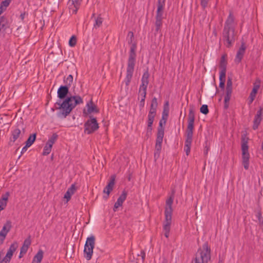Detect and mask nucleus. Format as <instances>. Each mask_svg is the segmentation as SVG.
Instances as JSON below:
<instances>
[{
  "label": "nucleus",
  "mask_w": 263,
  "mask_h": 263,
  "mask_svg": "<svg viewBox=\"0 0 263 263\" xmlns=\"http://www.w3.org/2000/svg\"><path fill=\"white\" fill-rule=\"evenodd\" d=\"M36 134L31 135L26 142V147H30L35 141L36 139Z\"/></svg>",
  "instance_id": "c85d7f7f"
},
{
  "label": "nucleus",
  "mask_w": 263,
  "mask_h": 263,
  "mask_svg": "<svg viewBox=\"0 0 263 263\" xmlns=\"http://www.w3.org/2000/svg\"><path fill=\"white\" fill-rule=\"evenodd\" d=\"M246 48L247 47L245 43L244 42H242L241 43V46L238 50L235 58L234 59V62L236 64H238L241 62L245 54Z\"/></svg>",
  "instance_id": "1a4fd4ad"
},
{
  "label": "nucleus",
  "mask_w": 263,
  "mask_h": 263,
  "mask_svg": "<svg viewBox=\"0 0 263 263\" xmlns=\"http://www.w3.org/2000/svg\"><path fill=\"white\" fill-rule=\"evenodd\" d=\"M82 2V0H69L67 5L70 12H71L72 14L77 13Z\"/></svg>",
  "instance_id": "9b49d317"
},
{
  "label": "nucleus",
  "mask_w": 263,
  "mask_h": 263,
  "mask_svg": "<svg viewBox=\"0 0 263 263\" xmlns=\"http://www.w3.org/2000/svg\"><path fill=\"white\" fill-rule=\"evenodd\" d=\"M115 176H111L110 177V180L107 185L104 189L103 192L106 193L107 195V197L109 196L110 193L113 189L114 185L115 184Z\"/></svg>",
  "instance_id": "f3484780"
},
{
  "label": "nucleus",
  "mask_w": 263,
  "mask_h": 263,
  "mask_svg": "<svg viewBox=\"0 0 263 263\" xmlns=\"http://www.w3.org/2000/svg\"><path fill=\"white\" fill-rule=\"evenodd\" d=\"M94 21L95 22L93 24V29H97L102 25L103 18L100 16V15L95 17Z\"/></svg>",
  "instance_id": "b1692460"
},
{
  "label": "nucleus",
  "mask_w": 263,
  "mask_h": 263,
  "mask_svg": "<svg viewBox=\"0 0 263 263\" xmlns=\"http://www.w3.org/2000/svg\"><path fill=\"white\" fill-rule=\"evenodd\" d=\"M156 110L157 109L150 108L148 115L155 116L156 115Z\"/></svg>",
  "instance_id": "864d4df0"
},
{
  "label": "nucleus",
  "mask_w": 263,
  "mask_h": 263,
  "mask_svg": "<svg viewBox=\"0 0 263 263\" xmlns=\"http://www.w3.org/2000/svg\"><path fill=\"white\" fill-rule=\"evenodd\" d=\"M122 205L119 203L118 202L116 201L114 204V211L115 212L117 211V209L120 207V206H121Z\"/></svg>",
  "instance_id": "5fc2aeb1"
},
{
  "label": "nucleus",
  "mask_w": 263,
  "mask_h": 263,
  "mask_svg": "<svg viewBox=\"0 0 263 263\" xmlns=\"http://www.w3.org/2000/svg\"><path fill=\"white\" fill-rule=\"evenodd\" d=\"M90 119L84 123V133L88 135L91 134L97 130L99 127V124L96 118L92 116H90Z\"/></svg>",
  "instance_id": "0eeeda50"
},
{
  "label": "nucleus",
  "mask_w": 263,
  "mask_h": 263,
  "mask_svg": "<svg viewBox=\"0 0 263 263\" xmlns=\"http://www.w3.org/2000/svg\"><path fill=\"white\" fill-rule=\"evenodd\" d=\"M72 195V194H71L70 192L66 191L64 195V198L66 199L67 202H68L70 199Z\"/></svg>",
  "instance_id": "603ef678"
},
{
  "label": "nucleus",
  "mask_w": 263,
  "mask_h": 263,
  "mask_svg": "<svg viewBox=\"0 0 263 263\" xmlns=\"http://www.w3.org/2000/svg\"><path fill=\"white\" fill-rule=\"evenodd\" d=\"M200 111L204 115H207L209 113V109L207 105H202L200 107Z\"/></svg>",
  "instance_id": "79ce46f5"
},
{
  "label": "nucleus",
  "mask_w": 263,
  "mask_h": 263,
  "mask_svg": "<svg viewBox=\"0 0 263 263\" xmlns=\"http://www.w3.org/2000/svg\"><path fill=\"white\" fill-rule=\"evenodd\" d=\"M227 62L226 60V56L224 55H223L220 59V68L221 69V70L220 71V73H223L226 74V69H227Z\"/></svg>",
  "instance_id": "aec40b11"
},
{
  "label": "nucleus",
  "mask_w": 263,
  "mask_h": 263,
  "mask_svg": "<svg viewBox=\"0 0 263 263\" xmlns=\"http://www.w3.org/2000/svg\"><path fill=\"white\" fill-rule=\"evenodd\" d=\"M149 74L148 71H146L143 74L141 79V84L140 86L139 91L146 92L148 84L149 83Z\"/></svg>",
  "instance_id": "f8f14e48"
},
{
  "label": "nucleus",
  "mask_w": 263,
  "mask_h": 263,
  "mask_svg": "<svg viewBox=\"0 0 263 263\" xmlns=\"http://www.w3.org/2000/svg\"><path fill=\"white\" fill-rule=\"evenodd\" d=\"M164 214H165V221L164 222L163 226L171 227V222H172V213H164Z\"/></svg>",
  "instance_id": "bb28decb"
},
{
  "label": "nucleus",
  "mask_w": 263,
  "mask_h": 263,
  "mask_svg": "<svg viewBox=\"0 0 263 263\" xmlns=\"http://www.w3.org/2000/svg\"><path fill=\"white\" fill-rule=\"evenodd\" d=\"M226 75V74L223 73H219V87L222 89H223L224 88Z\"/></svg>",
  "instance_id": "c756f323"
},
{
  "label": "nucleus",
  "mask_w": 263,
  "mask_h": 263,
  "mask_svg": "<svg viewBox=\"0 0 263 263\" xmlns=\"http://www.w3.org/2000/svg\"><path fill=\"white\" fill-rule=\"evenodd\" d=\"M138 258H137V260L138 263H143L145 257V253L143 250H141L140 252V254L137 255Z\"/></svg>",
  "instance_id": "e433bc0d"
},
{
  "label": "nucleus",
  "mask_w": 263,
  "mask_h": 263,
  "mask_svg": "<svg viewBox=\"0 0 263 263\" xmlns=\"http://www.w3.org/2000/svg\"><path fill=\"white\" fill-rule=\"evenodd\" d=\"M30 244H31L30 239L29 238L26 239L24 241L23 246L21 248L22 253H26Z\"/></svg>",
  "instance_id": "a878e982"
},
{
  "label": "nucleus",
  "mask_w": 263,
  "mask_h": 263,
  "mask_svg": "<svg viewBox=\"0 0 263 263\" xmlns=\"http://www.w3.org/2000/svg\"><path fill=\"white\" fill-rule=\"evenodd\" d=\"M209 149V147H208L207 146L205 147V149L204 151V153L205 155H206L208 153V151Z\"/></svg>",
  "instance_id": "69168bd1"
},
{
  "label": "nucleus",
  "mask_w": 263,
  "mask_h": 263,
  "mask_svg": "<svg viewBox=\"0 0 263 263\" xmlns=\"http://www.w3.org/2000/svg\"><path fill=\"white\" fill-rule=\"evenodd\" d=\"M76 190V186L74 184H72L71 186L68 189L67 191L68 192H70L71 194H73Z\"/></svg>",
  "instance_id": "09e8293b"
},
{
  "label": "nucleus",
  "mask_w": 263,
  "mask_h": 263,
  "mask_svg": "<svg viewBox=\"0 0 263 263\" xmlns=\"http://www.w3.org/2000/svg\"><path fill=\"white\" fill-rule=\"evenodd\" d=\"M9 196V193L6 192L5 194L2 195V199L3 200H5V201H7L8 197Z\"/></svg>",
  "instance_id": "6e6d98bb"
},
{
  "label": "nucleus",
  "mask_w": 263,
  "mask_h": 263,
  "mask_svg": "<svg viewBox=\"0 0 263 263\" xmlns=\"http://www.w3.org/2000/svg\"><path fill=\"white\" fill-rule=\"evenodd\" d=\"M262 114L263 107L260 106L259 109L257 110L256 114L254 117L253 120V125L252 128L254 130H256L258 128V126L262 120Z\"/></svg>",
  "instance_id": "9d476101"
},
{
  "label": "nucleus",
  "mask_w": 263,
  "mask_h": 263,
  "mask_svg": "<svg viewBox=\"0 0 263 263\" xmlns=\"http://www.w3.org/2000/svg\"><path fill=\"white\" fill-rule=\"evenodd\" d=\"M5 238L6 237L2 233H0V245L3 243Z\"/></svg>",
  "instance_id": "052dcab7"
},
{
  "label": "nucleus",
  "mask_w": 263,
  "mask_h": 263,
  "mask_svg": "<svg viewBox=\"0 0 263 263\" xmlns=\"http://www.w3.org/2000/svg\"><path fill=\"white\" fill-rule=\"evenodd\" d=\"M52 147V146L46 143L45 146L44 147L43 155L47 156L48 154H49L51 152Z\"/></svg>",
  "instance_id": "58836bf2"
},
{
  "label": "nucleus",
  "mask_w": 263,
  "mask_h": 263,
  "mask_svg": "<svg viewBox=\"0 0 263 263\" xmlns=\"http://www.w3.org/2000/svg\"><path fill=\"white\" fill-rule=\"evenodd\" d=\"M6 23V18L4 16H0V31L5 26Z\"/></svg>",
  "instance_id": "de8ad7c7"
},
{
  "label": "nucleus",
  "mask_w": 263,
  "mask_h": 263,
  "mask_svg": "<svg viewBox=\"0 0 263 263\" xmlns=\"http://www.w3.org/2000/svg\"><path fill=\"white\" fill-rule=\"evenodd\" d=\"M222 39L224 44L228 48H230L235 41V30L223 28Z\"/></svg>",
  "instance_id": "423d86ee"
},
{
  "label": "nucleus",
  "mask_w": 263,
  "mask_h": 263,
  "mask_svg": "<svg viewBox=\"0 0 263 263\" xmlns=\"http://www.w3.org/2000/svg\"><path fill=\"white\" fill-rule=\"evenodd\" d=\"M164 134V130H162L161 128L160 130H158L156 143L162 144Z\"/></svg>",
  "instance_id": "393cba45"
},
{
  "label": "nucleus",
  "mask_w": 263,
  "mask_h": 263,
  "mask_svg": "<svg viewBox=\"0 0 263 263\" xmlns=\"http://www.w3.org/2000/svg\"><path fill=\"white\" fill-rule=\"evenodd\" d=\"M248 99H249L248 104H249V105H251L252 103V102H253V101L254 100L255 98L249 96Z\"/></svg>",
  "instance_id": "680f3d73"
},
{
  "label": "nucleus",
  "mask_w": 263,
  "mask_h": 263,
  "mask_svg": "<svg viewBox=\"0 0 263 263\" xmlns=\"http://www.w3.org/2000/svg\"><path fill=\"white\" fill-rule=\"evenodd\" d=\"M232 88L226 89V95L224 100V106L226 109L228 108L229 105V102L231 98Z\"/></svg>",
  "instance_id": "a211bd4d"
},
{
  "label": "nucleus",
  "mask_w": 263,
  "mask_h": 263,
  "mask_svg": "<svg viewBox=\"0 0 263 263\" xmlns=\"http://www.w3.org/2000/svg\"><path fill=\"white\" fill-rule=\"evenodd\" d=\"M192 140L193 136L186 135V139L185 141L184 146L191 147L192 143Z\"/></svg>",
  "instance_id": "ea45409f"
},
{
  "label": "nucleus",
  "mask_w": 263,
  "mask_h": 263,
  "mask_svg": "<svg viewBox=\"0 0 263 263\" xmlns=\"http://www.w3.org/2000/svg\"><path fill=\"white\" fill-rule=\"evenodd\" d=\"M25 13H21L20 15V17L21 18L22 20H23L25 17Z\"/></svg>",
  "instance_id": "774afa93"
},
{
  "label": "nucleus",
  "mask_w": 263,
  "mask_h": 263,
  "mask_svg": "<svg viewBox=\"0 0 263 263\" xmlns=\"http://www.w3.org/2000/svg\"><path fill=\"white\" fill-rule=\"evenodd\" d=\"M17 247L18 245L16 242H14L11 245L5 257L3 259V261L5 263H9L10 262L13 254L16 251Z\"/></svg>",
  "instance_id": "ddd939ff"
},
{
  "label": "nucleus",
  "mask_w": 263,
  "mask_h": 263,
  "mask_svg": "<svg viewBox=\"0 0 263 263\" xmlns=\"http://www.w3.org/2000/svg\"><path fill=\"white\" fill-rule=\"evenodd\" d=\"M25 254H26V253H22V251L21 250L18 257L20 258H22Z\"/></svg>",
  "instance_id": "338daca9"
},
{
  "label": "nucleus",
  "mask_w": 263,
  "mask_h": 263,
  "mask_svg": "<svg viewBox=\"0 0 263 263\" xmlns=\"http://www.w3.org/2000/svg\"><path fill=\"white\" fill-rule=\"evenodd\" d=\"M43 257V252L42 250H39L36 255L34 256L32 263H41Z\"/></svg>",
  "instance_id": "5701e85b"
},
{
  "label": "nucleus",
  "mask_w": 263,
  "mask_h": 263,
  "mask_svg": "<svg viewBox=\"0 0 263 263\" xmlns=\"http://www.w3.org/2000/svg\"><path fill=\"white\" fill-rule=\"evenodd\" d=\"M241 151H242V164L246 170H248L249 167L250 154L249 153V146L248 145V140L245 137L241 139Z\"/></svg>",
  "instance_id": "20e7f679"
},
{
  "label": "nucleus",
  "mask_w": 263,
  "mask_h": 263,
  "mask_svg": "<svg viewBox=\"0 0 263 263\" xmlns=\"http://www.w3.org/2000/svg\"><path fill=\"white\" fill-rule=\"evenodd\" d=\"M164 6L165 2H164V0H158L156 19H163V14Z\"/></svg>",
  "instance_id": "dca6fc26"
},
{
  "label": "nucleus",
  "mask_w": 263,
  "mask_h": 263,
  "mask_svg": "<svg viewBox=\"0 0 263 263\" xmlns=\"http://www.w3.org/2000/svg\"><path fill=\"white\" fill-rule=\"evenodd\" d=\"M175 194V190H172L171 195L166 200V205L164 213H173L172 204L173 203L174 198Z\"/></svg>",
  "instance_id": "2eb2a0df"
},
{
  "label": "nucleus",
  "mask_w": 263,
  "mask_h": 263,
  "mask_svg": "<svg viewBox=\"0 0 263 263\" xmlns=\"http://www.w3.org/2000/svg\"><path fill=\"white\" fill-rule=\"evenodd\" d=\"M77 44V38L74 35H72L69 41V45L71 47H74Z\"/></svg>",
  "instance_id": "37998d69"
},
{
  "label": "nucleus",
  "mask_w": 263,
  "mask_h": 263,
  "mask_svg": "<svg viewBox=\"0 0 263 263\" xmlns=\"http://www.w3.org/2000/svg\"><path fill=\"white\" fill-rule=\"evenodd\" d=\"M158 106L157 99L156 97L153 98L150 108L157 109Z\"/></svg>",
  "instance_id": "c03bdc74"
},
{
  "label": "nucleus",
  "mask_w": 263,
  "mask_h": 263,
  "mask_svg": "<svg viewBox=\"0 0 263 263\" xmlns=\"http://www.w3.org/2000/svg\"><path fill=\"white\" fill-rule=\"evenodd\" d=\"M139 96L141 97V99L140 102V107L143 108L145 104V99L146 98V92L139 91Z\"/></svg>",
  "instance_id": "f704fd0d"
},
{
  "label": "nucleus",
  "mask_w": 263,
  "mask_h": 263,
  "mask_svg": "<svg viewBox=\"0 0 263 263\" xmlns=\"http://www.w3.org/2000/svg\"><path fill=\"white\" fill-rule=\"evenodd\" d=\"M2 5L7 7L8 6V5H9V2L8 1V0H5L4 1H3L2 2Z\"/></svg>",
  "instance_id": "e2e57ef3"
},
{
  "label": "nucleus",
  "mask_w": 263,
  "mask_h": 263,
  "mask_svg": "<svg viewBox=\"0 0 263 263\" xmlns=\"http://www.w3.org/2000/svg\"><path fill=\"white\" fill-rule=\"evenodd\" d=\"M211 259V249L209 247L207 242H205L199 248L196 254L193 262L194 263H208Z\"/></svg>",
  "instance_id": "7ed1b4c3"
},
{
  "label": "nucleus",
  "mask_w": 263,
  "mask_h": 263,
  "mask_svg": "<svg viewBox=\"0 0 263 263\" xmlns=\"http://www.w3.org/2000/svg\"><path fill=\"white\" fill-rule=\"evenodd\" d=\"M163 231L164 232V236L168 238L170 234V226H164L163 227Z\"/></svg>",
  "instance_id": "a18cd8bd"
},
{
  "label": "nucleus",
  "mask_w": 263,
  "mask_h": 263,
  "mask_svg": "<svg viewBox=\"0 0 263 263\" xmlns=\"http://www.w3.org/2000/svg\"><path fill=\"white\" fill-rule=\"evenodd\" d=\"M154 116L148 115V120H147V132H151L152 129V125L155 118Z\"/></svg>",
  "instance_id": "2f4dec72"
},
{
  "label": "nucleus",
  "mask_w": 263,
  "mask_h": 263,
  "mask_svg": "<svg viewBox=\"0 0 263 263\" xmlns=\"http://www.w3.org/2000/svg\"><path fill=\"white\" fill-rule=\"evenodd\" d=\"M95 246V237L92 235L87 237L84 246V254L87 260H89L91 259Z\"/></svg>",
  "instance_id": "39448f33"
},
{
  "label": "nucleus",
  "mask_w": 263,
  "mask_h": 263,
  "mask_svg": "<svg viewBox=\"0 0 263 263\" xmlns=\"http://www.w3.org/2000/svg\"><path fill=\"white\" fill-rule=\"evenodd\" d=\"M21 134V129L17 127H16L11 131V138H10V142L14 143L20 137Z\"/></svg>",
  "instance_id": "6ab92c4d"
},
{
  "label": "nucleus",
  "mask_w": 263,
  "mask_h": 263,
  "mask_svg": "<svg viewBox=\"0 0 263 263\" xmlns=\"http://www.w3.org/2000/svg\"><path fill=\"white\" fill-rule=\"evenodd\" d=\"M209 0H201L200 4L203 9H205L208 4Z\"/></svg>",
  "instance_id": "8fccbe9b"
},
{
  "label": "nucleus",
  "mask_w": 263,
  "mask_h": 263,
  "mask_svg": "<svg viewBox=\"0 0 263 263\" xmlns=\"http://www.w3.org/2000/svg\"><path fill=\"white\" fill-rule=\"evenodd\" d=\"M86 106L87 107V112L88 114L92 112L98 113L99 110L97 109L96 105H95L93 102L91 100L87 103Z\"/></svg>",
  "instance_id": "412c9836"
},
{
  "label": "nucleus",
  "mask_w": 263,
  "mask_h": 263,
  "mask_svg": "<svg viewBox=\"0 0 263 263\" xmlns=\"http://www.w3.org/2000/svg\"><path fill=\"white\" fill-rule=\"evenodd\" d=\"M226 88H232V81L231 78L227 80Z\"/></svg>",
  "instance_id": "3c124183"
},
{
  "label": "nucleus",
  "mask_w": 263,
  "mask_h": 263,
  "mask_svg": "<svg viewBox=\"0 0 263 263\" xmlns=\"http://www.w3.org/2000/svg\"><path fill=\"white\" fill-rule=\"evenodd\" d=\"M68 92L69 87L65 85L61 86L57 91L58 97L59 99H65L63 102L59 101L55 103V105L58 106L56 107L57 109H59L57 116L61 119L66 118L77 105L83 103L82 98L78 95L66 98Z\"/></svg>",
  "instance_id": "f257e3e1"
},
{
  "label": "nucleus",
  "mask_w": 263,
  "mask_h": 263,
  "mask_svg": "<svg viewBox=\"0 0 263 263\" xmlns=\"http://www.w3.org/2000/svg\"><path fill=\"white\" fill-rule=\"evenodd\" d=\"M7 201H5V199L3 200L2 198L0 199V205H1L2 206L4 207L5 208L7 205Z\"/></svg>",
  "instance_id": "4d7b16f0"
},
{
  "label": "nucleus",
  "mask_w": 263,
  "mask_h": 263,
  "mask_svg": "<svg viewBox=\"0 0 263 263\" xmlns=\"http://www.w3.org/2000/svg\"><path fill=\"white\" fill-rule=\"evenodd\" d=\"M162 25V20H159V19H156L155 22V31L157 33L161 29V28Z\"/></svg>",
  "instance_id": "a19ab883"
},
{
  "label": "nucleus",
  "mask_w": 263,
  "mask_h": 263,
  "mask_svg": "<svg viewBox=\"0 0 263 263\" xmlns=\"http://www.w3.org/2000/svg\"><path fill=\"white\" fill-rule=\"evenodd\" d=\"M190 150H191V147H188V146L184 147V151L185 152V153L187 156H188L189 155V154L190 153Z\"/></svg>",
  "instance_id": "13d9d810"
},
{
  "label": "nucleus",
  "mask_w": 263,
  "mask_h": 263,
  "mask_svg": "<svg viewBox=\"0 0 263 263\" xmlns=\"http://www.w3.org/2000/svg\"><path fill=\"white\" fill-rule=\"evenodd\" d=\"M236 24L235 22V17L232 12H230L229 16L225 22L224 28L230 29H235Z\"/></svg>",
  "instance_id": "4468645a"
},
{
  "label": "nucleus",
  "mask_w": 263,
  "mask_h": 263,
  "mask_svg": "<svg viewBox=\"0 0 263 263\" xmlns=\"http://www.w3.org/2000/svg\"><path fill=\"white\" fill-rule=\"evenodd\" d=\"M58 137V135L56 133L53 134L52 136L49 138L46 143L52 146L53 144L57 141Z\"/></svg>",
  "instance_id": "c9c22d12"
},
{
  "label": "nucleus",
  "mask_w": 263,
  "mask_h": 263,
  "mask_svg": "<svg viewBox=\"0 0 263 263\" xmlns=\"http://www.w3.org/2000/svg\"><path fill=\"white\" fill-rule=\"evenodd\" d=\"M260 81L259 80L257 79L256 81L253 84V87L252 89H255V90H256L258 91L259 87H260Z\"/></svg>",
  "instance_id": "49530a36"
},
{
  "label": "nucleus",
  "mask_w": 263,
  "mask_h": 263,
  "mask_svg": "<svg viewBox=\"0 0 263 263\" xmlns=\"http://www.w3.org/2000/svg\"><path fill=\"white\" fill-rule=\"evenodd\" d=\"M11 227V223L10 221H8L3 226L2 230L0 231V233H2L4 236H6L7 233L10 230Z\"/></svg>",
  "instance_id": "4be33fe9"
},
{
  "label": "nucleus",
  "mask_w": 263,
  "mask_h": 263,
  "mask_svg": "<svg viewBox=\"0 0 263 263\" xmlns=\"http://www.w3.org/2000/svg\"><path fill=\"white\" fill-rule=\"evenodd\" d=\"M127 192L125 191H123L121 194V195L120 196V197L117 199V202L121 203L122 205L123 203V202L125 200L126 197H127Z\"/></svg>",
  "instance_id": "4c0bfd02"
},
{
  "label": "nucleus",
  "mask_w": 263,
  "mask_h": 263,
  "mask_svg": "<svg viewBox=\"0 0 263 263\" xmlns=\"http://www.w3.org/2000/svg\"><path fill=\"white\" fill-rule=\"evenodd\" d=\"M195 121V112L193 108H190L188 115V125L186 134V135H193L194 124Z\"/></svg>",
  "instance_id": "6e6552de"
},
{
  "label": "nucleus",
  "mask_w": 263,
  "mask_h": 263,
  "mask_svg": "<svg viewBox=\"0 0 263 263\" xmlns=\"http://www.w3.org/2000/svg\"><path fill=\"white\" fill-rule=\"evenodd\" d=\"M167 117H168V114H166V117H164V111H163V114H162V119H161V120L159 122V127L158 128V130H160V128H161L162 130H164V128L163 127V125H165V124L166 120H167Z\"/></svg>",
  "instance_id": "cd10ccee"
},
{
  "label": "nucleus",
  "mask_w": 263,
  "mask_h": 263,
  "mask_svg": "<svg viewBox=\"0 0 263 263\" xmlns=\"http://www.w3.org/2000/svg\"><path fill=\"white\" fill-rule=\"evenodd\" d=\"M257 92V91L255 90V89H252L249 96L255 98Z\"/></svg>",
  "instance_id": "bf43d9fd"
},
{
  "label": "nucleus",
  "mask_w": 263,
  "mask_h": 263,
  "mask_svg": "<svg viewBox=\"0 0 263 263\" xmlns=\"http://www.w3.org/2000/svg\"><path fill=\"white\" fill-rule=\"evenodd\" d=\"M28 147H26V145L24 147H23V148L22 149L21 153L23 154L24 153H25L27 151Z\"/></svg>",
  "instance_id": "0e129e2a"
},
{
  "label": "nucleus",
  "mask_w": 263,
  "mask_h": 263,
  "mask_svg": "<svg viewBox=\"0 0 263 263\" xmlns=\"http://www.w3.org/2000/svg\"><path fill=\"white\" fill-rule=\"evenodd\" d=\"M154 116L148 115V120H147V132H151L152 129V125L155 118Z\"/></svg>",
  "instance_id": "7c9ffc66"
},
{
  "label": "nucleus",
  "mask_w": 263,
  "mask_h": 263,
  "mask_svg": "<svg viewBox=\"0 0 263 263\" xmlns=\"http://www.w3.org/2000/svg\"><path fill=\"white\" fill-rule=\"evenodd\" d=\"M162 148V144L156 143L155 144V149L154 153V158L155 159L158 158L160 154V152Z\"/></svg>",
  "instance_id": "473e14b6"
},
{
  "label": "nucleus",
  "mask_w": 263,
  "mask_h": 263,
  "mask_svg": "<svg viewBox=\"0 0 263 263\" xmlns=\"http://www.w3.org/2000/svg\"><path fill=\"white\" fill-rule=\"evenodd\" d=\"M73 82V76L71 74H69L66 78L64 79V83L65 84V86H67L69 87Z\"/></svg>",
  "instance_id": "72a5a7b5"
},
{
  "label": "nucleus",
  "mask_w": 263,
  "mask_h": 263,
  "mask_svg": "<svg viewBox=\"0 0 263 263\" xmlns=\"http://www.w3.org/2000/svg\"><path fill=\"white\" fill-rule=\"evenodd\" d=\"M129 34L130 36V43L131 44V46L130 47V50L127 60L126 75L124 80L126 86H128L131 81L132 78L133 77L137 57V54L136 52L137 49V45L136 43H133L134 34L132 32L130 31L128 33V35Z\"/></svg>",
  "instance_id": "f03ea898"
}]
</instances>
